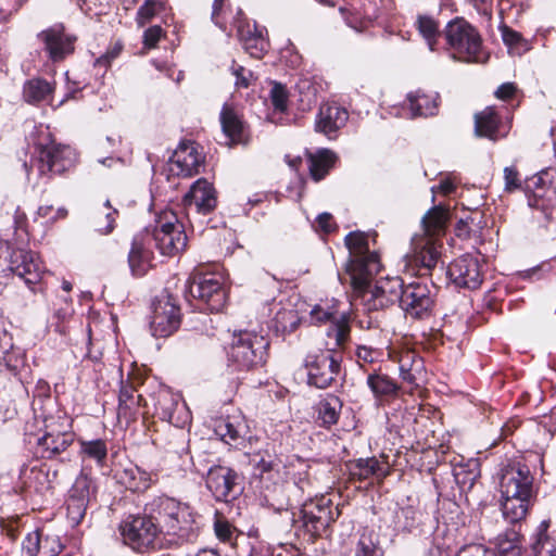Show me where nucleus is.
Listing matches in <instances>:
<instances>
[{
  "label": "nucleus",
  "mask_w": 556,
  "mask_h": 556,
  "mask_svg": "<svg viewBox=\"0 0 556 556\" xmlns=\"http://www.w3.org/2000/svg\"><path fill=\"white\" fill-rule=\"evenodd\" d=\"M400 376L410 386H418L424 377V362L413 352H405L399 361Z\"/></svg>",
  "instance_id": "c85d7f7f"
},
{
  "label": "nucleus",
  "mask_w": 556,
  "mask_h": 556,
  "mask_svg": "<svg viewBox=\"0 0 556 556\" xmlns=\"http://www.w3.org/2000/svg\"><path fill=\"white\" fill-rule=\"evenodd\" d=\"M302 527L313 538L321 536L330 525L336 520V517H321L314 514L301 513Z\"/></svg>",
  "instance_id": "a18cd8bd"
},
{
  "label": "nucleus",
  "mask_w": 556,
  "mask_h": 556,
  "mask_svg": "<svg viewBox=\"0 0 556 556\" xmlns=\"http://www.w3.org/2000/svg\"><path fill=\"white\" fill-rule=\"evenodd\" d=\"M66 503L68 520L72 522L73 526L79 525L86 515L88 504L75 498H68Z\"/></svg>",
  "instance_id": "603ef678"
},
{
  "label": "nucleus",
  "mask_w": 556,
  "mask_h": 556,
  "mask_svg": "<svg viewBox=\"0 0 556 556\" xmlns=\"http://www.w3.org/2000/svg\"><path fill=\"white\" fill-rule=\"evenodd\" d=\"M400 306L407 317L428 319L432 315L434 299L427 285L414 282L405 286Z\"/></svg>",
  "instance_id": "ddd939ff"
},
{
  "label": "nucleus",
  "mask_w": 556,
  "mask_h": 556,
  "mask_svg": "<svg viewBox=\"0 0 556 556\" xmlns=\"http://www.w3.org/2000/svg\"><path fill=\"white\" fill-rule=\"evenodd\" d=\"M311 319L315 324L330 323L327 336L334 339L336 348H344L349 342L351 327L350 316L346 313L339 314L331 308H324L320 305H316L311 311Z\"/></svg>",
  "instance_id": "a211bd4d"
},
{
  "label": "nucleus",
  "mask_w": 556,
  "mask_h": 556,
  "mask_svg": "<svg viewBox=\"0 0 556 556\" xmlns=\"http://www.w3.org/2000/svg\"><path fill=\"white\" fill-rule=\"evenodd\" d=\"M439 98L438 93L427 94L420 90L409 93L407 101L412 117L435 115L439 106Z\"/></svg>",
  "instance_id": "cd10ccee"
},
{
  "label": "nucleus",
  "mask_w": 556,
  "mask_h": 556,
  "mask_svg": "<svg viewBox=\"0 0 556 556\" xmlns=\"http://www.w3.org/2000/svg\"><path fill=\"white\" fill-rule=\"evenodd\" d=\"M384 551L372 532H363L356 544L354 556H383Z\"/></svg>",
  "instance_id": "49530a36"
},
{
  "label": "nucleus",
  "mask_w": 556,
  "mask_h": 556,
  "mask_svg": "<svg viewBox=\"0 0 556 556\" xmlns=\"http://www.w3.org/2000/svg\"><path fill=\"white\" fill-rule=\"evenodd\" d=\"M41 535L38 531L28 533L22 542V556H40Z\"/></svg>",
  "instance_id": "864d4df0"
},
{
  "label": "nucleus",
  "mask_w": 556,
  "mask_h": 556,
  "mask_svg": "<svg viewBox=\"0 0 556 556\" xmlns=\"http://www.w3.org/2000/svg\"><path fill=\"white\" fill-rule=\"evenodd\" d=\"M174 518V529H166V535H175L185 541H193L198 536L201 528L199 521L200 517L189 505L181 503L178 507V511L175 513Z\"/></svg>",
  "instance_id": "5701e85b"
},
{
  "label": "nucleus",
  "mask_w": 556,
  "mask_h": 556,
  "mask_svg": "<svg viewBox=\"0 0 556 556\" xmlns=\"http://www.w3.org/2000/svg\"><path fill=\"white\" fill-rule=\"evenodd\" d=\"M456 556H497L493 549L485 547L482 544H469L463 546Z\"/></svg>",
  "instance_id": "052dcab7"
},
{
  "label": "nucleus",
  "mask_w": 556,
  "mask_h": 556,
  "mask_svg": "<svg viewBox=\"0 0 556 556\" xmlns=\"http://www.w3.org/2000/svg\"><path fill=\"white\" fill-rule=\"evenodd\" d=\"M367 386L376 399L395 396L399 391V386L394 380L388 375L377 371L368 374Z\"/></svg>",
  "instance_id": "e433bc0d"
},
{
  "label": "nucleus",
  "mask_w": 556,
  "mask_h": 556,
  "mask_svg": "<svg viewBox=\"0 0 556 556\" xmlns=\"http://www.w3.org/2000/svg\"><path fill=\"white\" fill-rule=\"evenodd\" d=\"M240 476L226 466L212 467L206 476V486L217 501L229 502L241 493Z\"/></svg>",
  "instance_id": "dca6fc26"
},
{
  "label": "nucleus",
  "mask_w": 556,
  "mask_h": 556,
  "mask_svg": "<svg viewBox=\"0 0 556 556\" xmlns=\"http://www.w3.org/2000/svg\"><path fill=\"white\" fill-rule=\"evenodd\" d=\"M288 90L285 85L273 81L269 98L276 111L285 112L288 106Z\"/></svg>",
  "instance_id": "8fccbe9b"
},
{
  "label": "nucleus",
  "mask_w": 556,
  "mask_h": 556,
  "mask_svg": "<svg viewBox=\"0 0 556 556\" xmlns=\"http://www.w3.org/2000/svg\"><path fill=\"white\" fill-rule=\"evenodd\" d=\"M78 442L80 445V455L83 457L94 460L96 464L100 467L105 464L108 457V446L104 440H79Z\"/></svg>",
  "instance_id": "c03bdc74"
},
{
  "label": "nucleus",
  "mask_w": 556,
  "mask_h": 556,
  "mask_svg": "<svg viewBox=\"0 0 556 556\" xmlns=\"http://www.w3.org/2000/svg\"><path fill=\"white\" fill-rule=\"evenodd\" d=\"M153 252L140 237H135L128 253V265L134 277L144 276L152 267Z\"/></svg>",
  "instance_id": "393cba45"
},
{
  "label": "nucleus",
  "mask_w": 556,
  "mask_h": 556,
  "mask_svg": "<svg viewBox=\"0 0 556 556\" xmlns=\"http://www.w3.org/2000/svg\"><path fill=\"white\" fill-rule=\"evenodd\" d=\"M214 531L219 541L232 545L235 529L226 519L217 518L214 522Z\"/></svg>",
  "instance_id": "13d9d810"
},
{
  "label": "nucleus",
  "mask_w": 556,
  "mask_h": 556,
  "mask_svg": "<svg viewBox=\"0 0 556 556\" xmlns=\"http://www.w3.org/2000/svg\"><path fill=\"white\" fill-rule=\"evenodd\" d=\"M501 117L494 108L488 106L475 114V134L490 140H497Z\"/></svg>",
  "instance_id": "bb28decb"
},
{
  "label": "nucleus",
  "mask_w": 556,
  "mask_h": 556,
  "mask_svg": "<svg viewBox=\"0 0 556 556\" xmlns=\"http://www.w3.org/2000/svg\"><path fill=\"white\" fill-rule=\"evenodd\" d=\"M336 344L326 351L311 353L305 358L308 384L326 389L334 381L340 371L341 355Z\"/></svg>",
  "instance_id": "9d476101"
},
{
  "label": "nucleus",
  "mask_w": 556,
  "mask_h": 556,
  "mask_svg": "<svg viewBox=\"0 0 556 556\" xmlns=\"http://www.w3.org/2000/svg\"><path fill=\"white\" fill-rule=\"evenodd\" d=\"M186 293L199 301V308L212 313L219 312L227 299L223 278L216 274L194 273L187 282Z\"/></svg>",
  "instance_id": "423d86ee"
},
{
  "label": "nucleus",
  "mask_w": 556,
  "mask_h": 556,
  "mask_svg": "<svg viewBox=\"0 0 556 556\" xmlns=\"http://www.w3.org/2000/svg\"><path fill=\"white\" fill-rule=\"evenodd\" d=\"M73 432L46 433L38 439V448L42 458L51 459L66 451L74 442Z\"/></svg>",
  "instance_id": "a878e982"
},
{
  "label": "nucleus",
  "mask_w": 556,
  "mask_h": 556,
  "mask_svg": "<svg viewBox=\"0 0 556 556\" xmlns=\"http://www.w3.org/2000/svg\"><path fill=\"white\" fill-rule=\"evenodd\" d=\"M228 0H214L212 21L224 31L227 29V13L230 9L226 5Z\"/></svg>",
  "instance_id": "5fc2aeb1"
},
{
  "label": "nucleus",
  "mask_w": 556,
  "mask_h": 556,
  "mask_svg": "<svg viewBox=\"0 0 556 556\" xmlns=\"http://www.w3.org/2000/svg\"><path fill=\"white\" fill-rule=\"evenodd\" d=\"M494 551L497 556H522L521 536L516 529H509L496 538Z\"/></svg>",
  "instance_id": "4c0bfd02"
},
{
  "label": "nucleus",
  "mask_w": 556,
  "mask_h": 556,
  "mask_svg": "<svg viewBox=\"0 0 556 556\" xmlns=\"http://www.w3.org/2000/svg\"><path fill=\"white\" fill-rule=\"evenodd\" d=\"M301 513L314 514L316 516L338 517L339 510L332 508V502L326 496L316 497L305 502L301 508Z\"/></svg>",
  "instance_id": "de8ad7c7"
},
{
  "label": "nucleus",
  "mask_w": 556,
  "mask_h": 556,
  "mask_svg": "<svg viewBox=\"0 0 556 556\" xmlns=\"http://www.w3.org/2000/svg\"><path fill=\"white\" fill-rule=\"evenodd\" d=\"M159 8L160 4L155 0H146L137 12V23L139 26L148 23L156 14Z\"/></svg>",
  "instance_id": "bf43d9fd"
},
{
  "label": "nucleus",
  "mask_w": 556,
  "mask_h": 556,
  "mask_svg": "<svg viewBox=\"0 0 556 556\" xmlns=\"http://www.w3.org/2000/svg\"><path fill=\"white\" fill-rule=\"evenodd\" d=\"M202 159L192 141L181 142L170 159V172L177 176L191 177L199 173Z\"/></svg>",
  "instance_id": "412c9836"
},
{
  "label": "nucleus",
  "mask_w": 556,
  "mask_h": 556,
  "mask_svg": "<svg viewBox=\"0 0 556 556\" xmlns=\"http://www.w3.org/2000/svg\"><path fill=\"white\" fill-rule=\"evenodd\" d=\"M469 2L478 13L489 17L492 15L493 0H469Z\"/></svg>",
  "instance_id": "338daca9"
},
{
  "label": "nucleus",
  "mask_w": 556,
  "mask_h": 556,
  "mask_svg": "<svg viewBox=\"0 0 556 556\" xmlns=\"http://www.w3.org/2000/svg\"><path fill=\"white\" fill-rule=\"evenodd\" d=\"M504 179H505V190L514 191L521 187V180L519 178V173L514 166H508L504 168Z\"/></svg>",
  "instance_id": "e2e57ef3"
},
{
  "label": "nucleus",
  "mask_w": 556,
  "mask_h": 556,
  "mask_svg": "<svg viewBox=\"0 0 556 556\" xmlns=\"http://www.w3.org/2000/svg\"><path fill=\"white\" fill-rule=\"evenodd\" d=\"M63 549L60 539L55 535L41 536L40 556H58Z\"/></svg>",
  "instance_id": "4d7b16f0"
},
{
  "label": "nucleus",
  "mask_w": 556,
  "mask_h": 556,
  "mask_svg": "<svg viewBox=\"0 0 556 556\" xmlns=\"http://www.w3.org/2000/svg\"><path fill=\"white\" fill-rule=\"evenodd\" d=\"M50 61L61 62L75 50L76 36L67 34L63 24H54L37 35Z\"/></svg>",
  "instance_id": "f8f14e48"
},
{
  "label": "nucleus",
  "mask_w": 556,
  "mask_h": 556,
  "mask_svg": "<svg viewBox=\"0 0 556 556\" xmlns=\"http://www.w3.org/2000/svg\"><path fill=\"white\" fill-rule=\"evenodd\" d=\"M444 35L453 59L468 63L481 61V36L467 21L462 17L451 21L445 27Z\"/></svg>",
  "instance_id": "20e7f679"
},
{
  "label": "nucleus",
  "mask_w": 556,
  "mask_h": 556,
  "mask_svg": "<svg viewBox=\"0 0 556 556\" xmlns=\"http://www.w3.org/2000/svg\"><path fill=\"white\" fill-rule=\"evenodd\" d=\"M75 151L70 146L51 142L38 147L40 174H62L74 166Z\"/></svg>",
  "instance_id": "2eb2a0df"
},
{
  "label": "nucleus",
  "mask_w": 556,
  "mask_h": 556,
  "mask_svg": "<svg viewBox=\"0 0 556 556\" xmlns=\"http://www.w3.org/2000/svg\"><path fill=\"white\" fill-rule=\"evenodd\" d=\"M220 123L224 134L232 143H238L242 140L243 123L228 105H224L222 110Z\"/></svg>",
  "instance_id": "79ce46f5"
},
{
  "label": "nucleus",
  "mask_w": 556,
  "mask_h": 556,
  "mask_svg": "<svg viewBox=\"0 0 556 556\" xmlns=\"http://www.w3.org/2000/svg\"><path fill=\"white\" fill-rule=\"evenodd\" d=\"M416 26L420 35L426 39L430 50H434V45L440 35L438 22L429 15H418Z\"/></svg>",
  "instance_id": "09e8293b"
},
{
  "label": "nucleus",
  "mask_w": 556,
  "mask_h": 556,
  "mask_svg": "<svg viewBox=\"0 0 556 556\" xmlns=\"http://www.w3.org/2000/svg\"><path fill=\"white\" fill-rule=\"evenodd\" d=\"M447 277L457 288L475 290L482 282V274L478 258L463 255L447 267Z\"/></svg>",
  "instance_id": "6ab92c4d"
},
{
  "label": "nucleus",
  "mask_w": 556,
  "mask_h": 556,
  "mask_svg": "<svg viewBox=\"0 0 556 556\" xmlns=\"http://www.w3.org/2000/svg\"><path fill=\"white\" fill-rule=\"evenodd\" d=\"M350 258L345 270L340 275L342 283H349L359 289L368 278L375 277L381 268L379 255L369 250L367 235L352 231L345 237Z\"/></svg>",
  "instance_id": "f03ea898"
},
{
  "label": "nucleus",
  "mask_w": 556,
  "mask_h": 556,
  "mask_svg": "<svg viewBox=\"0 0 556 556\" xmlns=\"http://www.w3.org/2000/svg\"><path fill=\"white\" fill-rule=\"evenodd\" d=\"M231 73L236 77L235 85L238 89L249 88L251 81L254 79L252 71L247 70L244 66L240 64H237L236 61H232Z\"/></svg>",
  "instance_id": "6e6d98bb"
},
{
  "label": "nucleus",
  "mask_w": 556,
  "mask_h": 556,
  "mask_svg": "<svg viewBox=\"0 0 556 556\" xmlns=\"http://www.w3.org/2000/svg\"><path fill=\"white\" fill-rule=\"evenodd\" d=\"M350 473L354 479L364 481L372 477L384 478L388 473L383 465L376 458H359L350 469Z\"/></svg>",
  "instance_id": "2f4dec72"
},
{
  "label": "nucleus",
  "mask_w": 556,
  "mask_h": 556,
  "mask_svg": "<svg viewBox=\"0 0 556 556\" xmlns=\"http://www.w3.org/2000/svg\"><path fill=\"white\" fill-rule=\"evenodd\" d=\"M448 211L442 205H435L422 218L424 235L413 239V262L419 268L420 275H427L433 269L441 256L439 237L444 233Z\"/></svg>",
  "instance_id": "f257e3e1"
},
{
  "label": "nucleus",
  "mask_w": 556,
  "mask_h": 556,
  "mask_svg": "<svg viewBox=\"0 0 556 556\" xmlns=\"http://www.w3.org/2000/svg\"><path fill=\"white\" fill-rule=\"evenodd\" d=\"M372 279L368 278L359 289L351 286L355 299L361 300L367 311L382 309L401 302L405 286L400 277L381 278L371 286Z\"/></svg>",
  "instance_id": "39448f33"
},
{
  "label": "nucleus",
  "mask_w": 556,
  "mask_h": 556,
  "mask_svg": "<svg viewBox=\"0 0 556 556\" xmlns=\"http://www.w3.org/2000/svg\"><path fill=\"white\" fill-rule=\"evenodd\" d=\"M91 481L87 476H80L76 479L74 485L70 491L68 498L79 500L80 502L89 503Z\"/></svg>",
  "instance_id": "3c124183"
},
{
  "label": "nucleus",
  "mask_w": 556,
  "mask_h": 556,
  "mask_svg": "<svg viewBox=\"0 0 556 556\" xmlns=\"http://www.w3.org/2000/svg\"><path fill=\"white\" fill-rule=\"evenodd\" d=\"M162 37V28L160 26L149 27L143 34L144 47L151 49L156 46Z\"/></svg>",
  "instance_id": "69168bd1"
},
{
  "label": "nucleus",
  "mask_w": 556,
  "mask_h": 556,
  "mask_svg": "<svg viewBox=\"0 0 556 556\" xmlns=\"http://www.w3.org/2000/svg\"><path fill=\"white\" fill-rule=\"evenodd\" d=\"M54 86L43 78H31L23 86V97L26 102L35 104L51 98Z\"/></svg>",
  "instance_id": "7c9ffc66"
},
{
  "label": "nucleus",
  "mask_w": 556,
  "mask_h": 556,
  "mask_svg": "<svg viewBox=\"0 0 556 556\" xmlns=\"http://www.w3.org/2000/svg\"><path fill=\"white\" fill-rule=\"evenodd\" d=\"M341 407V401L334 395L320 401L318 404V419L320 420V425L329 428L337 424Z\"/></svg>",
  "instance_id": "37998d69"
},
{
  "label": "nucleus",
  "mask_w": 556,
  "mask_h": 556,
  "mask_svg": "<svg viewBox=\"0 0 556 556\" xmlns=\"http://www.w3.org/2000/svg\"><path fill=\"white\" fill-rule=\"evenodd\" d=\"M502 496H523V498H532L533 476L527 465L520 463L509 464L501 477Z\"/></svg>",
  "instance_id": "4468645a"
},
{
  "label": "nucleus",
  "mask_w": 556,
  "mask_h": 556,
  "mask_svg": "<svg viewBox=\"0 0 556 556\" xmlns=\"http://www.w3.org/2000/svg\"><path fill=\"white\" fill-rule=\"evenodd\" d=\"M119 531L125 544L139 553L153 548L160 534H162L155 521L144 513L128 515L122 520Z\"/></svg>",
  "instance_id": "0eeeda50"
},
{
  "label": "nucleus",
  "mask_w": 556,
  "mask_h": 556,
  "mask_svg": "<svg viewBox=\"0 0 556 556\" xmlns=\"http://www.w3.org/2000/svg\"><path fill=\"white\" fill-rule=\"evenodd\" d=\"M136 388L129 381H122L118 395V417L131 418L136 415L137 408L142 400L141 395H135Z\"/></svg>",
  "instance_id": "72a5a7b5"
},
{
  "label": "nucleus",
  "mask_w": 556,
  "mask_h": 556,
  "mask_svg": "<svg viewBox=\"0 0 556 556\" xmlns=\"http://www.w3.org/2000/svg\"><path fill=\"white\" fill-rule=\"evenodd\" d=\"M348 118L349 113L345 109L337 104H324L319 109L315 128L331 138L332 134L345 125Z\"/></svg>",
  "instance_id": "b1692460"
},
{
  "label": "nucleus",
  "mask_w": 556,
  "mask_h": 556,
  "mask_svg": "<svg viewBox=\"0 0 556 556\" xmlns=\"http://www.w3.org/2000/svg\"><path fill=\"white\" fill-rule=\"evenodd\" d=\"M232 24L237 29V37L243 49L255 59H261L267 51L268 42L264 37V28H258L256 23L248 21L241 9H237L232 17Z\"/></svg>",
  "instance_id": "f3484780"
},
{
  "label": "nucleus",
  "mask_w": 556,
  "mask_h": 556,
  "mask_svg": "<svg viewBox=\"0 0 556 556\" xmlns=\"http://www.w3.org/2000/svg\"><path fill=\"white\" fill-rule=\"evenodd\" d=\"M177 405L174 397L169 394L161 395L157 400V408L162 410V417L173 422L174 413L173 406Z\"/></svg>",
  "instance_id": "680f3d73"
},
{
  "label": "nucleus",
  "mask_w": 556,
  "mask_h": 556,
  "mask_svg": "<svg viewBox=\"0 0 556 556\" xmlns=\"http://www.w3.org/2000/svg\"><path fill=\"white\" fill-rule=\"evenodd\" d=\"M215 433L230 446L239 447L244 440L245 426L235 425L229 419H220L215 426Z\"/></svg>",
  "instance_id": "ea45409f"
},
{
  "label": "nucleus",
  "mask_w": 556,
  "mask_h": 556,
  "mask_svg": "<svg viewBox=\"0 0 556 556\" xmlns=\"http://www.w3.org/2000/svg\"><path fill=\"white\" fill-rule=\"evenodd\" d=\"M181 324L180 308L170 294L161 295L152 304L150 328L152 336L167 338L178 330Z\"/></svg>",
  "instance_id": "9b49d317"
},
{
  "label": "nucleus",
  "mask_w": 556,
  "mask_h": 556,
  "mask_svg": "<svg viewBox=\"0 0 556 556\" xmlns=\"http://www.w3.org/2000/svg\"><path fill=\"white\" fill-rule=\"evenodd\" d=\"M8 270L24 280L25 285L34 292H42L41 280L45 267L36 253L25 249H9Z\"/></svg>",
  "instance_id": "6e6552de"
},
{
  "label": "nucleus",
  "mask_w": 556,
  "mask_h": 556,
  "mask_svg": "<svg viewBox=\"0 0 556 556\" xmlns=\"http://www.w3.org/2000/svg\"><path fill=\"white\" fill-rule=\"evenodd\" d=\"M336 154L328 149H320L315 154L308 155V168L315 181L324 179L333 167Z\"/></svg>",
  "instance_id": "c756f323"
},
{
  "label": "nucleus",
  "mask_w": 556,
  "mask_h": 556,
  "mask_svg": "<svg viewBox=\"0 0 556 556\" xmlns=\"http://www.w3.org/2000/svg\"><path fill=\"white\" fill-rule=\"evenodd\" d=\"M117 215L118 211L113 208L110 201L106 200L101 207L94 211L91 219L92 227L101 235L111 233L115 228Z\"/></svg>",
  "instance_id": "58836bf2"
},
{
  "label": "nucleus",
  "mask_w": 556,
  "mask_h": 556,
  "mask_svg": "<svg viewBox=\"0 0 556 556\" xmlns=\"http://www.w3.org/2000/svg\"><path fill=\"white\" fill-rule=\"evenodd\" d=\"M251 462L254 465L255 471L262 479L265 476H267L268 479H274L279 476L280 460L267 450L254 454Z\"/></svg>",
  "instance_id": "a19ab883"
},
{
  "label": "nucleus",
  "mask_w": 556,
  "mask_h": 556,
  "mask_svg": "<svg viewBox=\"0 0 556 556\" xmlns=\"http://www.w3.org/2000/svg\"><path fill=\"white\" fill-rule=\"evenodd\" d=\"M121 482L132 492H143L150 488L152 483V476L148 471L138 466L125 468L121 476Z\"/></svg>",
  "instance_id": "f704fd0d"
},
{
  "label": "nucleus",
  "mask_w": 556,
  "mask_h": 556,
  "mask_svg": "<svg viewBox=\"0 0 556 556\" xmlns=\"http://www.w3.org/2000/svg\"><path fill=\"white\" fill-rule=\"evenodd\" d=\"M180 504V502L165 495L156 496L144 505L143 513L154 520L161 533L165 534L166 529H174V516Z\"/></svg>",
  "instance_id": "aec40b11"
},
{
  "label": "nucleus",
  "mask_w": 556,
  "mask_h": 556,
  "mask_svg": "<svg viewBox=\"0 0 556 556\" xmlns=\"http://www.w3.org/2000/svg\"><path fill=\"white\" fill-rule=\"evenodd\" d=\"M547 528L543 521L532 536L531 552L534 556H556V538L547 533Z\"/></svg>",
  "instance_id": "c9c22d12"
},
{
  "label": "nucleus",
  "mask_w": 556,
  "mask_h": 556,
  "mask_svg": "<svg viewBox=\"0 0 556 556\" xmlns=\"http://www.w3.org/2000/svg\"><path fill=\"white\" fill-rule=\"evenodd\" d=\"M184 203L186 206L194 205L198 213L210 214L217 205L216 190L206 179L200 178L184 197Z\"/></svg>",
  "instance_id": "4be33fe9"
},
{
  "label": "nucleus",
  "mask_w": 556,
  "mask_h": 556,
  "mask_svg": "<svg viewBox=\"0 0 556 556\" xmlns=\"http://www.w3.org/2000/svg\"><path fill=\"white\" fill-rule=\"evenodd\" d=\"M269 340L254 331L233 333L227 352V365L235 371H250L262 367L267 359Z\"/></svg>",
  "instance_id": "7ed1b4c3"
},
{
  "label": "nucleus",
  "mask_w": 556,
  "mask_h": 556,
  "mask_svg": "<svg viewBox=\"0 0 556 556\" xmlns=\"http://www.w3.org/2000/svg\"><path fill=\"white\" fill-rule=\"evenodd\" d=\"M531 498L523 496H503L502 513L504 519L513 525L523 520L527 516Z\"/></svg>",
  "instance_id": "473e14b6"
},
{
  "label": "nucleus",
  "mask_w": 556,
  "mask_h": 556,
  "mask_svg": "<svg viewBox=\"0 0 556 556\" xmlns=\"http://www.w3.org/2000/svg\"><path fill=\"white\" fill-rule=\"evenodd\" d=\"M156 248L163 255L173 256L187 247V236L184 225L172 211L162 212L153 230Z\"/></svg>",
  "instance_id": "1a4fd4ad"
},
{
  "label": "nucleus",
  "mask_w": 556,
  "mask_h": 556,
  "mask_svg": "<svg viewBox=\"0 0 556 556\" xmlns=\"http://www.w3.org/2000/svg\"><path fill=\"white\" fill-rule=\"evenodd\" d=\"M414 510L412 508H400L395 514V525L397 528H409L414 525Z\"/></svg>",
  "instance_id": "0e129e2a"
},
{
  "label": "nucleus",
  "mask_w": 556,
  "mask_h": 556,
  "mask_svg": "<svg viewBox=\"0 0 556 556\" xmlns=\"http://www.w3.org/2000/svg\"><path fill=\"white\" fill-rule=\"evenodd\" d=\"M455 188L454 181L450 177H446L442 179L437 187H432L431 190L433 193L439 191L444 195H448L454 192Z\"/></svg>",
  "instance_id": "774afa93"
}]
</instances>
